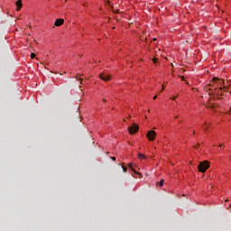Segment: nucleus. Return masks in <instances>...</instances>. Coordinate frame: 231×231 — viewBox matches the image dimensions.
Returning a JSON list of instances; mask_svg holds the SVG:
<instances>
[{
    "mask_svg": "<svg viewBox=\"0 0 231 231\" xmlns=\"http://www.w3.org/2000/svg\"><path fill=\"white\" fill-rule=\"evenodd\" d=\"M227 88L225 85V81L223 79H219L217 78H213L210 81L209 85L206 87V91L208 95V100L205 101L206 107L214 108V97H217V98H221L223 97V93L227 91Z\"/></svg>",
    "mask_w": 231,
    "mask_h": 231,
    "instance_id": "1",
    "label": "nucleus"
},
{
    "mask_svg": "<svg viewBox=\"0 0 231 231\" xmlns=\"http://www.w3.org/2000/svg\"><path fill=\"white\" fill-rule=\"evenodd\" d=\"M208 167H210V162L208 161H204L199 162L198 169L199 172H206Z\"/></svg>",
    "mask_w": 231,
    "mask_h": 231,
    "instance_id": "2",
    "label": "nucleus"
},
{
    "mask_svg": "<svg viewBox=\"0 0 231 231\" xmlns=\"http://www.w3.org/2000/svg\"><path fill=\"white\" fill-rule=\"evenodd\" d=\"M140 129V126L136 124H132L131 126H128L127 131L130 134H135V133H138V130Z\"/></svg>",
    "mask_w": 231,
    "mask_h": 231,
    "instance_id": "3",
    "label": "nucleus"
},
{
    "mask_svg": "<svg viewBox=\"0 0 231 231\" xmlns=\"http://www.w3.org/2000/svg\"><path fill=\"white\" fill-rule=\"evenodd\" d=\"M146 137L150 142H153V140H156V132L154 130H150L146 134Z\"/></svg>",
    "mask_w": 231,
    "mask_h": 231,
    "instance_id": "4",
    "label": "nucleus"
},
{
    "mask_svg": "<svg viewBox=\"0 0 231 231\" xmlns=\"http://www.w3.org/2000/svg\"><path fill=\"white\" fill-rule=\"evenodd\" d=\"M99 79L105 82H107V80H111V76L106 73H101L99 74Z\"/></svg>",
    "mask_w": 231,
    "mask_h": 231,
    "instance_id": "5",
    "label": "nucleus"
},
{
    "mask_svg": "<svg viewBox=\"0 0 231 231\" xmlns=\"http://www.w3.org/2000/svg\"><path fill=\"white\" fill-rule=\"evenodd\" d=\"M62 24H64V19L61 18L57 19L54 23V25L56 26H62Z\"/></svg>",
    "mask_w": 231,
    "mask_h": 231,
    "instance_id": "6",
    "label": "nucleus"
},
{
    "mask_svg": "<svg viewBox=\"0 0 231 231\" xmlns=\"http://www.w3.org/2000/svg\"><path fill=\"white\" fill-rule=\"evenodd\" d=\"M16 6H17V12H19V10H21L23 8V1L18 0L16 1Z\"/></svg>",
    "mask_w": 231,
    "mask_h": 231,
    "instance_id": "7",
    "label": "nucleus"
},
{
    "mask_svg": "<svg viewBox=\"0 0 231 231\" xmlns=\"http://www.w3.org/2000/svg\"><path fill=\"white\" fill-rule=\"evenodd\" d=\"M208 127H210V124L205 122L204 125H203V129L204 131H208Z\"/></svg>",
    "mask_w": 231,
    "mask_h": 231,
    "instance_id": "8",
    "label": "nucleus"
},
{
    "mask_svg": "<svg viewBox=\"0 0 231 231\" xmlns=\"http://www.w3.org/2000/svg\"><path fill=\"white\" fill-rule=\"evenodd\" d=\"M138 158H140V160H147V157L143 153H138Z\"/></svg>",
    "mask_w": 231,
    "mask_h": 231,
    "instance_id": "9",
    "label": "nucleus"
},
{
    "mask_svg": "<svg viewBox=\"0 0 231 231\" xmlns=\"http://www.w3.org/2000/svg\"><path fill=\"white\" fill-rule=\"evenodd\" d=\"M132 163H129L128 164V167H130V168H132ZM132 171H133V172H134L135 174H138V176H141V173L140 172H138V171H134L133 168H132Z\"/></svg>",
    "mask_w": 231,
    "mask_h": 231,
    "instance_id": "10",
    "label": "nucleus"
},
{
    "mask_svg": "<svg viewBox=\"0 0 231 231\" xmlns=\"http://www.w3.org/2000/svg\"><path fill=\"white\" fill-rule=\"evenodd\" d=\"M165 180H161L160 182H159V186L161 187H163V183H164Z\"/></svg>",
    "mask_w": 231,
    "mask_h": 231,
    "instance_id": "11",
    "label": "nucleus"
},
{
    "mask_svg": "<svg viewBox=\"0 0 231 231\" xmlns=\"http://www.w3.org/2000/svg\"><path fill=\"white\" fill-rule=\"evenodd\" d=\"M122 169H123V171H124V172H127V168H126V167L122 166Z\"/></svg>",
    "mask_w": 231,
    "mask_h": 231,
    "instance_id": "12",
    "label": "nucleus"
},
{
    "mask_svg": "<svg viewBox=\"0 0 231 231\" xmlns=\"http://www.w3.org/2000/svg\"><path fill=\"white\" fill-rule=\"evenodd\" d=\"M31 59H35V53L33 52L31 53Z\"/></svg>",
    "mask_w": 231,
    "mask_h": 231,
    "instance_id": "13",
    "label": "nucleus"
},
{
    "mask_svg": "<svg viewBox=\"0 0 231 231\" xmlns=\"http://www.w3.org/2000/svg\"><path fill=\"white\" fill-rule=\"evenodd\" d=\"M111 160H113V162H116V157H111Z\"/></svg>",
    "mask_w": 231,
    "mask_h": 231,
    "instance_id": "14",
    "label": "nucleus"
},
{
    "mask_svg": "<svg viewBox=\"0 0 231 231\" xmlns=\"http://www.w3.org/2000/svg\"><path fill=\"white\" fill-rule=\"evenodd\" d=\"M152 62H153L154 64H156V58H153V59H152Z\"/></svg>",
    "mask_w": 231,
    "mask_h": 231,
    "instance_id": "15",
    "label": "nucleus"
},
{
    "mask_svg": "<svg viewBox=\"0 0 231 231\" xmlns=\"http://www.w3.org/2000/svg\"><path fill=\"white\" fill-rule=\"evenodd\" d=\"M162 90H161V93H162V91H163V89H165V86H163V85H162Z\"/></svg>",
    "mask_w": 231,
    "mask_h": 231,
    "instance_id": "16",
    "label": "nucleus"
},
{
    "mask_svg": "<svg viewBox=\"0 0 231 231\" xmlns=\"http://www.w3.org/2000/svg\"><path fill=\"white\" fill-rule=\"evenodd\" d=\"M181 80H185V77L180 76Z\"/></svg>",
    "mask_w": 231,
    "mask_h": 231,
    "instance_id": "17",
    "label": "nucleus"
},
{
    "mask_svg": "<svg viewBox=\"0 0 231 231\" xmlns=\"http://www.w3.org/2000/svg\"><path fill=\"white\" fill-rule=\"evenodd\" d=\"M103 102H107V99H106V98H103Z\"/></svg>",
    "mask_w": 231,
    "mask_h": 231,
    "instance_id": "18",
    "label": "nucleus"
},
{
    "mask_svg": "<svg viewBox=\"0 0 231 231\" xmlns=\"http://www.w3.org/2000/svg\"><path fill=\"white\" fill-rule=\"evenodd\" d=\"M156 98H157V96H154V97H153V100H156Z\"/></svg>",
    "mask_w": 231,
    "mask_h": 231,
    "instance_id": "19",
    "label": "nucleus"
},
{
    "mask_svg": "<svg viewBox=\"0 0 231 231\" xmlns=\"http://www.w3.org/2000/svg\"><path fill=\"white\" fill-rule=\"evenodd\" d=\"M171 100H176V97H171Z\"/></svg>",
    "mask_w": 231,
    "mask_h": 231,
    "instance_id": "20",
    "label": "nucleus"
},
{
    "mask_svg": "<svg viewBox=\"0 0 231 231\" xmlns=\"http://www.w3.org/2000/svg\"><path fill=\"white\" fill-rule=\"evenodd\" d=\"M75 79H76V80H79V77L78 76H76Z\"/></svg>",
    "mask_w": 231,
    "mask_h": 231,
    "instance_id": "21",
    "label": "nucleus"
},
{
    "mask_svg": "<svg viewBox=\"0 0 231 231\" xmlns=\"http://www.w3.org/2000/svg\"><path fill=\"white\" fill-rule=\"evenodd\" d=\"M80 84H82V79H79Z\"/></svg>",
    "mask_w": 231,
    "mask_h": 231,
    "instance_id": "22",
    "label": "nucleus"
},
{
    "mask_svg": "<svg viewBox=\"0 0 231 231\" xmlns=\"http://www.w3.org/2000/svg\"><path fill=\"white\" fill-rule=\"evenodd\" d=\"M228 208H231V204H229Z\"/></svg>",
    "mask_w": 231,
    "mask_h": 231,
    "instance_id": "23",
    "label": "nucleus"
},
{
    "mask_svg": "<svg viewBox=\"0 0 231 231\" xmlns=\"http://www.w3.org/2000/svg\"><path fill=\"white\" fill-rule=\"evenodd\" d=\"M226 203H228V199L226 200Z\"/></svg>",
    "mask_w": 231,
    "mask_h": 231,
    "instance_id": "24",
    "label": "nucleus"
}]
</instances>
